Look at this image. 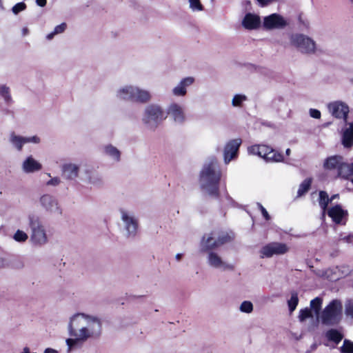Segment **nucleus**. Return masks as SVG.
Segmentation results:
<instances>
[{
    "label": "nucleus",
    "mask_w": 353,
    "mask_h": 353,
    "mask_svg": "<svg viewBox=\"0 0 353 353\" xmlns=\"http://www.w3.org/2000/svg\"><path fill=\"white\" fill-rule=\"evenodd\" d=\"M299 321L301 322H304L307 319H313L312 312L310 309L305 307L304 309H301L299 311V314L298 316Z\"/></svg>",
    "instance_id": "c9c22d12"
},
{
    "label": "nucleus",
    "mask_w": 353,
    "mask_h": 353,
    "mask_svg": "<svg viewBox=\"0 0 353 353\" xmlns=\"http://www.w3.org/2000/svg\"><path fill=\"white\" fill-rule=\"evenodd\" d=\"M328 194L325 191H320L319 194V203L322 209V217L324 218L325 216L326 210L328 204L330 203Z\"/></svg>",
    "instance_id": "cd10ccee"
},
{
    "label": "nucleus",
    "mask_w": 353,
    "mask_h": 353,
    "mask_svg": "<svg viewBox=\"0 0 353 353\" xmlns=\"http://www.w3.org/2000/svg\"><path fill=\"white\" fill-rule=\"evenodd\" d=\"M287 25L285 20L278 14H272L265 17L263 19V26L266 30L281 29Z\"/></svg>",
    "instance_id": "2eb2a0df"
},
{
    "label": "nucleus",
    "mask_w": 353,
    "mask_h": 353,
    "mask_svg": "<svg viewBox=\"0 0 353 353\" xmlns=\"http://www.w3.org/2000/svg\"><path fill=\"white\" fill-rule=\"evenodd\" d=\"M194 82V78L187 77L182 79L180 82L173 88L172 93L175 97H184L187 93V88Z\"/></svg>",
    "instance_id": "6ab92c4d"
},
{
    "label": "nucleus",
    "mask_w": 353,
    "mask_h": 353,
    "mask_svg": "<svg viewBox=\"0 0 353 353\" xmlns=\"http://www.w3.org/2000/svg\"><path fill=\"white\" fill-rule=\"evenodd\" d=\"M345 173L347 174V176L346 177H343L344 179H347L350 176H352L353 175V174H350V171H347L345 170Z\"/></svg>",
    "instance_id": "052dcab7"
},
{
    "label": "nucleus",
    "mask_w": 353,
    "mask_h": 353,
    "mask_svg": "<svg viewBox=\"0 0 353 353\" xmlns=\"http://www.w3.org/2000/svg\"><path fill=\"white\" fill-rule=\"evenodd\" d=\"M312 184V179H305L299 185L297 191V196L300 197L304 195L309 190Z\"/></svg>",
    "instance_id": "2f4dec72"
},
{
    "label": "nucleus",
    "mask_w": 353,
    "mask_h": 353,
    "mask_svg": "<svg viewBox=\"0 0 353 353\" xmlns=\"http://www.w3.org/2000/svg\"><path fill=\"white\" fill-rule=\"evenodd\" d=\"M289 247L283 243L272 242L264 245L260 250L261 258H270L274 255H282L289 251Z\"/></svg>",
    "instance_id": "9d476101"
},
{
    "label": "nucleus",
    "mask_w": 353,
    "mask_h": 353,
    "mask_svg": "<svg viewBox=\"0 0 353 353\" xmlns=\"http://www.w3.org/2000/svg\"><path fill=\"white\" fill-rule=\"evenodd\" d=\"M353 239V235L350 234L348 236H344L342 240L347 242V243H351L352 240Z\"/></svg>",
    "instance_id": "603ef678"
},
{
    "label": "nucleus",
    "mask_w": 353,
    "mask_h": 353,
    "mask_svg": "<svg viewBox=\"0 0 353 353\" xmlns=\"http://www.w3.org/2000/svg\"><path fill=\"white\" fill-rule=\"evenodd\" d=\"M9 141L14 148L18 151H21L23 145L26 144V137L12 132L10 135Z\"/></svg>",
    "instance_id": "bb28decb"
},
{
    "label": "nucleus",
    "mask_w": 353,
    "mask_h": 353,
    "mask_svg": "<svg viewBox=\"0 0 353 353\" xmlns=\"http://www.w3.org/2000/svg\"><path fill=\"white\" fill-rule=\"evenodd\" d=\"M341 353H353V342L345 339L343 345L340 347Z\"/></svg>",
    "instance_id": "4c0bfd02"
},
{
    "label": "nucleus",
    "mask_w": 353,
    "mask_h": 353,
    "mask_svg": "<svg viewBox=\"0 0 353 353\" xmlns=\"http://www.w3.org/2000/svg\"><path fill=\"white\" fill-rule=\"evenodd\" d=\"M134 87L132 85H125L119 88L115 92L116 97L119 100L132 101Z\"/></svg>",
    "instance_id": "5701e85b"
},
{
    "label": "nucleus",
    "mask_w": 353,
    "mask_h": 353,
    "mask_svg": "<svg viewBox=\"0 0 353 353\" xmlns=\"http://www.w3.org/2000/svg\"><path fill=\"white\" fill-rule=\"evenodd\" d=\"M216 238L219 248V246L231 241L233 239L234 236L232 234L222 232L219 236L216 235Z\"/></svg>",
    "instance_id": "72a5a7b5"
},
{
    "label": "nucleus",
    "mask_w": 353,
    "mask_h": 353,
    "mask_svg": "<svg viewBox=\"0 0 353 353\" xmlns=\"http://www.w3.org/2000/svg\"><path fill=\"white\" fill-rule=\"evenodd\" d=\"M44 353H58V352L52 348H46L44 351Z\"/></svg>",
    "instance_id": "5fc2aeb1"
},
{
    "label": "nucleus",
    "mask_w": 353,
    "mask_h": 353,
    "mask_svg": "<svg viewBox=\"0 0 353 353\" xmlns=\"http://www.w3.org/2000/svg\"><path fill=\"white\" fill-rule=\"evenodd\" d=\"M90 182H91L93 185H100L101 184V180L99 179H95L93 177L91 178V180H90Z\"/></svg>",
    "instance_id": "8fccbe9b"
},
{
    "label": "nucleus",
    "mask_w": 353,
    "mask_h": 353,
    "mask_svg": "<svg viewBox=\"0 0 353 353\" xmlns=\"http://www.w3.org/2000/svg\"><path fill=\"white\" fill-rule=\"evenodd\" d=\"M167 114L176 123L182 124L186 120L184 108L177 103H172L168 105Z\"/></svg>",
    "instance_id": "4468645a"
},
{
    "label": "nucleus",
    "mask_w": 353,
    "mask_h": 353,
    "mask_svg": "<svg viewBox=\"0 0 353 353\" xmlns=\"http://www.w3.org/2000/svg\"><path fill=\"white\" fill-rule=\"evenodd\" d=\"M63 176L67 179H73L78 176L79 166L72 163H65L62 166Z\"/></svg>",
    "instance_id": "393cba45"
},
{
    "label": "nucleus",
    "mask_w": 353,
    "mask_h": 353,
    "mask_svg": "<svg viewBox=\"0 0 353 353\" xmlns=\"http://www.w3.org/2000/svg\"><path fill=\"white\" fill-rule=\"evenodd\" d=\"M7 265V261L6 260L0 256V268H5Z\"/></svg>",
    "instance_id": "864d4df0"
},
{
    "label": "nucleus",
    "mask_w": 353,
    "mask_h": 353,
    "mask_svg": "<svg viewBox=\"0 0 353 353\" xmlns=\"http://www.w3.org/2000/svg\"><path fill=\"white\" fill-rule=\"evenodd\" d=\"M0 94L3 97L7 103H10L12 101L8 87L6 85H0Z\"/></svg>",
    "instance_id": "a19ab883"
},
{
    "label": "nucleus",
    "mask_w": 353,
    "mask_h": 353,
    "mask_svg": "<svg viewBox=\"0 0 353 353\" xmlns=\"http://www.w3.org/2000/svg\"><path fill=\"white\" fill-rule=\"evenodd\" d=\"M323 168L328 170H337L338 176L340 177H346L347 174L345 171L350 170L349 164L344 163L343 157L338 155L327 158L323 163Z\"/></svg>",
    "instance_id": "6e6552de"
},
{
    "label": "nucleus",
    "mask_w": 353,
    "mask_h": 353,
    "mask_svg": "<svg viewBox=\"0 0 353 353\" xmlns=\"http://www.w3.org/2000/svg\"><path fill=\"white\" fill-rule=\"evenodd\" d=\"M323 299L320 297H316L310 301V310L314 312L316 319L319 318L320 310L321 309Z\"/></svg>",
    "instance_id": "7c9ffc66"
},
{
    "label": "nucleus",
    "mask_w": 353,
    "mask_h": 353,
    "mask_svg": "<svg viewBox=\"0 0 353 353\" xmlns=\"http://www.w3.org/2000/svg\"><path fill=\"white\" fill-rule=\"evenodd\" d=\"M246 100H247V97L245 94H235L232 100V104L234 107H239Z\"/></svg>",
    "instance_id": "58836bf2"
},
{
    "label": "nucleus",
    "mask_w": 353,
    "mask_h": 353,
    "mask_svg": "<svg viewBox=\"0 0 353 353\" xmlns=\"http://www.w3.org/2000/svg\"><path fill=\"white\" fill-rule=\"evenodd\" d=\"M41 207L48 213L61 215L63 210L54 196L45 194L39 198Z\"/></svg>",
    "instance_id": "1a4fd4ad"
},
{
    "label": "nucleus",
    "mask_w": 353,
    "mask_h": 353,
    "mask_svg": "<svg viewBox=\"0 0 353 353\" xmlns=\"http://www.w3.org/2000/svg\"><path fill=\"white\" fill-rule=\"evenodd\" d=\"M339 197V194H334L332 195L330 199V201L332 202L333 200H334L335 199L338 198Z\"/></svg>",
    "instance_id": "4d7b16f0"
},
{
    "label": "nucleus",
    "mask_w": 353,
    "mask_h": 353,
    "mask_svg": "<svg viewBox=\"0 0 353 353\" xmlns=\"http://www.w3.org/2000/svg\"><path fill=\"white\" fill-rule=\"evenodd\" d=\"M327 109L329 112L335 118L347 121L349 107L345 102L341 101L331 102L327 104Z\"/></svg>",
    "instance_id": "f8f14e48"
},
{
    "label": "nucleus",
    "mask_w": 353,
    "mask_h": 353,
    "mask_svg": "<svg viewBox=\"0 0 353 353\" xmlns=\"http://www.w3.org/2000/svg\"><path fill=\"white\" fill-rule=\"evenodd\" d=\"M342 313V304L338 300H333L322 312L321 321L325 325H334L339 322Z\"/></svg>",
    "instance_id": "0eeeda50"
},
{
    "label": "nucleus",
    "mask_w": 353,
    "mask_h": 353,
    "mask_svg": "<svg viewBox=\"0 0 353 353\" xmlns=\"http://www.w3.org/2000/svg\"><path fill=\"white\" fill-rule=\"evenodd\" d=\"M37 4L40 7H44L47 3V0H36Z\"/></svg>",
    "instance_id": "3c124183"
},
{
    "label": "nucleus",
    "mask_w": 353,
    "mask_h": 353,
    "mask_svg": "<svg viewBox=\"0 0 353 353\" xmlns=\"http://www.w3.org/2000/svg\"><path fill=\"white\" fill-rule=\"evenodd\" d=\"M241 312L250 314L253 311V304L249 301H243L239 307Z\"/></svg>",
    "instance_id": "ea45409f"
},
{
    "label": "nucleus",
    "mask_w": 353,
    "mask_h": 353,
    "mask_svg": "<svg viewBox=\"0 0 353 353\" xmlns=\"http://www.w3.org/2000/svg\"><path fill=\"white\" fill-rule=\"evenodd\" d=\"M346 314L353 317V301H350L345 307Z\"/></svg>",
    "instance_id": "49530a36"
},
{
    "label": "nucleus",
    "mask_w": 353,
    "mask_h": 353,
    "mask_svg": "<svg viewBox=\"0 0 353 353\" xmlns=\"http://www.w3.org/2000/svg\"><path fill=\"white\" fill-rule=\"evenodd\" d=\"M221 173L217 161L212 158L206 162L200 173L199 183L202 190L208 195L216 196Z\"/></svg>",
    "instance_id": "f03ea898"
},
{
    "label": "nucleus",
    "mask_w": 353,
    "mask_h": 353,
    "mask_svg": "<svg viewBox=\"0 0 353 353\" xmlns=\"http://www.w3.org/2000/svg\"><path fill=\"white\" fill-rule=\"evenodd\" d=\"M105 152L107 156L115 161H119L120 159L119 150L112 145H108L105 147Z\"/></svg>",
    "instance_id": "c756f323"
},
{
    "label": "nucleus",
    "mask_w": 353,
    "mask_h": 353,
    "mask_svg": "<svg viewBox=\"0 0 353 353\" xmlns=\"http://www.w3.org/2000/svg\"><path fill=\"white\" fill-rule=\"evenodd\" d=\"M102 330L101 319L94 315H90V338H97Z\"/></svg>",
    "instance_id": "4be33fe9"
},
{
    "label": "nucleus",
    "mask_w": 353,
    "mask_h": 353,
    "mask_svg": "<svg viewBox=\"0 0 353 353\" xmlns=\"http://www.w3.org/2000/svg\"><path fill=\"white\" fill-rule=\"evenodd\" d=\"M61 183V180L58 177H54L47 182L48 185L57 186Z\"/></svg>",
    "instance_id": "de8ad7c7"
},
{
    "label": "nucleus",
    "mask_w": 353,
    "mask_h": 353,
    "mask_svg": "<svg viewBox=\"0 0 353 353\" xmlns=\"http://www.w3.org/2000/svg\"><path fill=\"white\" fill-rule=\"evenodd\" d=\"M66 27L67 25L65 23H62L60 25L57 26L54 28V31L46 36V39L48 40H51L54 35L63 32L66 29Z\"/></svg>",
    "instance_id": "f704fd0d"
},
{
    "label": "nucleus",
    "mask_w": 353,
    "mask_h": 353,
    "mask_svg": "<svg viewBox=\"0 0 353 353\" xmlns=\"http://www.w3.org/2000/svg\"><path fill=\"white\" fill-rule=\"evenodd\" d=\"M321 112L316 109L311 108L310 110V116L314 119H320L321 118Z\"/></svg>",
    "instance_id": "a18cd8bd"
},
{
    "label": "nucleus",
    "mask_w": 353,
    "mask_h": 353,
    "mask_svg": "<svg viewBox=\"0 0 353 353\" xmlns=\"http://www.w3.org/2000/svg\"><path fill=\"white\" fill-rule=\"evenodd\" d=\"M291 153V150L290 148H288L286 150H285V154L287 156H289Z\"/></svg>",
    "instance_id": "680f3d73"
},
{
    "label": "nucleus",
    "mask_w": 353,
    "mask_h": 353,
    "mask_svg": "<svg viewBox=\"0 0 353 353\" xmlns=\"http://www.w3.org/2000/svg\"><path fill=\"white\" fill-rule=\"evenodd\" d=\"M163 108L157 104H150L145 107L142 121L147 128L154 130L165 119Z\"/></svg>",
    "instance_id": "20e7f679"
},
{
    "label": "nucleus",
    "mask_w": 353,
    "mask_h": 353,
    "mask_svg": "<svg viewBox=\"0 0 353 353\" xmlns=\"http://www.w3.org/2000/svg\"><path fill=\"white\" fill-rule=\"evenodd\" d=\"M290 44L303 54H315L317 48L316 42L307 35L303 34H294L290 37Z\"/></svg>",
    "instance_id": "39448f33"
},
{
    "label": "nucleus",
    "mask_w": 353,
    "mask_h": 353,
    "mask_svg": "<svg viewBox=\"0 0 353 353\" xmlns=\"http://www.w3.org/2000/svg\"><path fill=\"white\" fill-rule=\"evenodd\" d=\"M121 219L128 236H134L138 228V223L134 216L130 212L121 210Z\"/></svg>",
    "instance_id": "ddd939ff"
},
{
    "label": "nucleus",
    "mask_w": 353,
    "mask_h": 353,
    "mask_svg": "<svg viewBox=\"0 0 353 353\" xmlns=\"http://www.w3.org/2000/svg\"><path fill=\"white\" fill-rule=\"evenodd\" d=\"M28 223L30 229V241L33 245H43L48 242L45 227L39 216L33 213L28 216Z\"/></svg>",
    "instance_id": "7ed1b4c3"
},
{
    "label": "nucleus",
    "mask_w": 353,
    "mask_h": 353,
    "mask_svg": "<svg viewBox=\"0 0 353 353\" xmlns=\"http://www.w3.org/2000/svg\"><path fill=\"white\" fill-rule=\"evenodd\" d=\"M206 261L208 265L214 269L221 271L233 270L234 265L225 262L223 259L216 252L210 251L207 253Z\"/></svg>",
    "instance_id": "9b49d317"
},
{
    "label": "nucleus",
    "mask_w": 353,
    "mask_h": 353,
    "mask_svg": "<svg viewBox=\"0 0 353 353\" xmlns=\"http://www.w3.org/2000/svg\"><path fill=\"white\" fill-rule=\"evenodd\" d=\"M256 205H257L259 209L261 210V214L263 216V217L268 221L270 220V216L268 211L266 210V209L260 203H257Z\"/></svg>",
    "instance_id": "c03bdc74"
},
{
    "label": "nucleus",
    "mask_w": 353,
    "mask_h": 353,
    "mask_svg": "<svg viewBox=\"0 0 353 353\" xmlns=\"http://www.w3.org/2000/svg\"><path fill=\"white\" fill-rule=\"evenodd\" d=\"M218 248L216 233L212 232L203 235L201 241V250L202 252L213 251Z\"/></svg>",
    "instance_id": "a211bd4d"
},
{
    "label": "nucleus",
    "mask_w": 353,
    "mask_h": 353,
    "mask_svg": "<svg viewBox=\"0 0 353 353\" xmlns=\"http://www.w3.org/2000/svg\"><path fill=\"white\" fill-rule=\"evenodd\" d=\"M190 4V8L195 12V11H202L203 10V6L201 4L200 0H188Z\"/></svg>",
    "instance_id": "79ce46f5"
},
{
    "label": "nucleus",
    "mask_w": 353,
    "mask_h": 353,
    "mask_svg": "<svg viewBox=\"0 0 353 353\" xmlns=\"http://www.w3.org/2000/svg\"><path fill=\"white\" fill-rule=\"evenodd\" d=\"M40 142V139L37 136H33L30 137H26V143H38Z\"/></svg>",
    "instance_id": "09e8293b"
},
{
    "label": "nucleus",
    "mask_w": 353,
    "mask_h": 353,
    "mask_svg": "<svg viewBox=\"0 0 353 353\" xmlns=\"http://www.w3.org/2000/svg\"><path fill=\"white\" fill-rule=\"evenodd\" d=\"M342 143L345 148L353 145V122L349 124V127L344 130L342 136Z\"/></svg>",
    "instance_id": "a878e982"
},
{
    "label": "nucleus",
    "mask_w": 353,
    "mask_h": 353,
    "mask_svg": "<svg viewBox=\"0 0 353 353\" xmlns=\"http://www.w3.org/2000/svg\"><path fill=\"white\" fill-rule=\"evenodd\" d=\"M349 168H350V174H353V163L350 165H349Z\"/></svg>",
    "instance_id": "bf43d9fd"
},
{
    "label": "nucleus",
    "mask_w": 353,
    "mask_h": 353,
    "mask_svg": "<svg viewBox=\"0 0 353 353\" xmlns=\"http://www.w3.org/2000/svg\"><path fill=\"white\" fill-rule=\"evenodd\" d=\"M28 239V235L23 230H17L13 235V239L19 243H24Z\"/></svg>",
    "instance_id": "e433bc0d"
},
{
    "label": "nucleus",
    "mask_w": 353,
    "mask_h": 353,
    "mask_svg": "<svg viewBox=\"0 0 353 353\" xmlns=\"http://www.w3.org/2000/svg\"><path fill=\"white\" fill-rule=\"evenodd\" d=\"M351 181H352V183H353V179Z\"/></svg>",
    "instance_id": "69168bd1"
},
{
    "label": "nucleus",
    "mask_w": 353,
    "mask_h": 353,
    "mask_svg": "<svg viewBox=\"0 0 353 353\" xmlns=\"http://www.w3.org/2000/svg\"><path fill=\"white\" fill-rule=\"evenodd\" d=\"M26 8V5L23 2H20L15 4L12 8V11L14 14H17L19 12L24 10Z\"/></svg>",
    "instance_id": "37998d69"
},
{
    "label": "nucleus",
    "mask_w": 353,
    "mask_h": 353,
    "mask_svg": "<svg viewBox=\"0 0 353 353\" xmlns=\"http://www.w3.org/2000/svg\"><path fill=\"white\" fill-rule=\"evenodd\" d=\"M16 267L18 268H21L23 267V264L22 262H19V265H16Z\"/></svg>",
    "instance_id": "e2e57ef3"
},
{
    "label": "nucleus",
    "mask_w": 353,
    "mask_h": 353,
    "mask_svg": "<svg viewBox=\"0 0 353 353\" xmlns=\"http://www.w3.org/2000/svg\"><path fill=\"white\" fill-rule=\"evenodd\" d=\"M150 99L151 94L148 90L134 85L132 101L145 103L148 102Z\"/></svg>",
    "instance_id": "b1692460"
},
{
    "label": "nucleus",
    "mask_w": 353,
    "mask_h": 353,
    "mask_svg": "<svg viewBox=\"0 0 353 353\" xmlns=\"http://www.w3.org/2000/svg\"><path fill=\"white\" fill-rule=\"evenodd\" d=\"M327 215L336 224H345L348 212L343 210L340 205H336L327 210Z\"/></svg>",
    "instance_id": "dca6fc26"
},
{
    "label": "nucleus",
    "mask_w": 353,
    "mask_h": 353,
    "mask_svg": "<svg viewBox=\"0 0 353 353\" xmlns=\"http://www.w3.org/2000/svg\"><path fill=\"white\" fill-rule=\"evenodd\" d=\"M88 315L78 313L71 317L68 325V332L70 336L73 338L68 339L65 341L68 346V353L80 347L82 343L87 339L88 337Z\"/></svg>",
    "instance_id": "f257e3e1"
},
{
    "label": "nucleus",
    "mask_w": 353,
    "mask_h": 353,
    "mask_svg": "<svg viewBox=\"0 0 353 353\" xmlns=\"http://www.w3.org/2000/svg\"><path fill=\"white\" fill-rule=\"evenodd\" d=\"M28 32H29V30L27 28H23L22 29V35L23 36L27 35L28 34Z\"/></svg>",
    "instance_id": "6e6d98bb"
},
{
    "label": "nucleus",
    "mask_w": 353,
    "mask_h": 353,
    "mask_svg": "<svg viewBox=\"0 0 353 353\" xmlns=\"http://www.w3.org/2000/svg\"><path fill=\"white\" fill-rule=\"evenodd\" d=\"M241 144L240 139H236L229 141L224 149V162L228 164L232 159L235 158L239 146Z\"/></svg>",
    "instance_id": "f3484780"
},
{
    "label": "nucleus",
    "mask_w": 353,
    "mask_h": 353,
    "mask_svg": "<svg viewBox=\"0 0 353 353\" xmlns=\"http://www.w3.org/2000/svg\"><path fill=\"white\" fill-rule=\"evenodd\" d=\"M261 24V18L259 15L248 13L242 20V26L246 30H256L260 28Z\"/></svg>",
    "instance_id": "aec40b11"
},
{
    "label": "nucleus",
    "mask_w": 353,
    "mask_h": 353,
    "mask_svg": "<svg viewBox=\"0 0 353 353\" xmlns=\"http://www.w3.org/2000/svg\"><path fill=\"white\" fill-rule=\"evenodd\" d=\"M42 169V165L32 156L28 157L22 163V170L25 173H33Z\"/></svg>",
    "instance_id": "412c9836"
},
{
    "label": "nucleus",
    "mask_w": 353,
    "mask_h": 353,
    "mask_svg": "<svg viewBox=\"0 0 353 353\" xmlns=\"http://www.w3.org/2000/svg\"><path fill=\"white\" fill-rule=\"evenodd\" d=\"M249 154L258 155L268 163H279L284 161L283 155L265 145H254L248 148Z\"/></svg>",
    "instance_id": "423d86ee"
},
{
    "label": "nucleus",
    "mask_w": 353,
    "mask_h": 353,
    "mask_svg": "<svg viewBox=\"0 0 353 353\" xmlns=\"http://www.w3.org/2000/svg\"><path fill=\"white\" fill-rule=\"evenodd\" d=\"M326 338L334 342L335 344H339L343 338V335L336 329H330L325 333Z\"/></svg>",
    "instance_id": "c85d7f7f"
},
{
    "label": "nucleus",
    "mask_w": 353,
    "mask_h": 353,
    "mask_svg": "<svg viewBox=\"0 0 353 353\" xmlns=\"http://www.w3.org/2000/svg\"><path fill=\"white\" fill-rule=\"evenodd\" d=\"M298 303V293L296 292H292L290 299L288 301V305L290 314H292L296 310Z\"/></svg>",
    "instance_id": "473e14b6"
},
{
    "label": "nucleus",
    "mask_w": 353,
    "mask_h": 353,
    "mask_svg": "<svg viewBox=\"0 0 353 353\" xmlns=\"http://www.w3.org/2000/svg\"><path fill=\"white\" fill-rule=\"evenodd\" d=\"M214 0H211V1H214Z\"/></svg>",
    "instance_id": "338daca9"
},
{
    "label": "nucleus",
    "mask_w": 353,
    "mask_h": 353,
    "mask_svg": "<svg viewBox=\"0 0 353 353\" xmlns=\"http://www.w3.org/2000/svg\"><path fill=\"white\" fill-rule=\"evenodd\" d=\"M352 2H353V0H350Z\"/></svg>",
    "instance_id": "774afa93"
},
{
    "label": "nucleus",
    "mask_w": 353,
    "mask_h": 353,
    "mask_svg": "<svg viewBox=\"0 0 353 353\" xmlns=\"http://www.w3.org/2000/svg\"><path fill=\"white\" fill-rule=\"evenodd\" d=\"M350 82L353 83V77L350 79Z\"/></svg>",
    "instance_id": "0e129e2a"
},
{
    "label": "nucleus",
    "mask_w": 353,
    "mask_h": 353,
    "mask_svg": "<svg viewBox=\"0 0 353 353\" xmlns=\"http://www.w3.org/2000/svg\"><path fill=\"white\" fill-rule=\"evenodd\" d=\"M182 257V254H176V256H175V258L177 261H179Z\"/></svg>",
    "instance_id": "13d9d810"
}]
</instances>
